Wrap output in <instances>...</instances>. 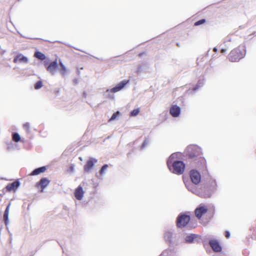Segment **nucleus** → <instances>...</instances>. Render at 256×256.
Here are the masks:
<instances>
[{"label": "nucleus", "instance_id": "nucleus-1", "mask_svg": "<svg viewBox=\"0 0 256 256\" xmlns=\"http://www.w3.org/2000/svg\"><path fill=\"white\" fill-rule=\"evenodd\" d=\"M188 158L195 161L196 166L198 168H204L206 166V161L202 156V152L200 148L193 147L192 150L188 154Z\"/></svg>", "mask_w": 256, "mask_h": 256}, {"label": "nucleus", "instance_id": "nucleus-2", "mask_svg": "<svg viewBox=\"0 0 256 256\" xmlns=\"http://www.w3.org/2000/svg\"><path fill=\"white\" fill-rule=\"evenodd\" d=\"M167 166L170 171L176 174H182L185 169V164L180 160H173L172 155H171L167 160Z\"/></svg>", "mask_w": 256, "mask_h": 256}, {"label": "nucleus", "instance_id": "nucleus-3", "mask_svg": "<svg viewBox=\"0 0 256 256\" xmlns=\"http://www.w3.org/2000/svg\"><path fill=\"white\" fill-rule=\"evenodd\" d=\"M246 54V50L242 46L233 49L228 56V60L232 62H236L242 58Z\"/></svg>", "mask_w": 256, "mask_h": 256}, {"label": "nucleus", "instance_id": "nucleus-4", "mask_svg": "<svg viewBox=\"0 0 256 256\" xmlns=\"http://www.w3.org/2000/svg\"><path fill=\"white\" fill-rule=\"evenodd\" d=\"M190 220V216L188 215L181 214L177 218L176 226L178 228H184L188 224Z\"/></svg>", "mask_w": 256, "mask_h": 256}, {"label": "nucleus", "instance_id": "nucleus-5", "mask_svg": "<svg viewBox=\"0 0 256 256\" xmlns=\"http://www.w3.org/2000/svg\"><path fill=\"white\" fill-rule=\"evenodd\" d=\"M44 66L48 72L51 74H54L58 68V63L56 60L53 62L45 60L44 62Z\"/></svg>", "mask_w": 256, "mask_h": 256}, {"label": "nucleus", "instance_id": "nucleus-6", "mask_svg": "<svg viewBox=\"0 0 256 256\" xmlns=\"http://www.w3.org/2000/svg\"><path fill=\"white\" fill-rule=\"evenodd\" d=\"M208 211L207 206L204 204H201L194 210V214L196 217L200 220L202 216Z\"/></svg>", "mask_w": 256, "mask_h": 256}, {"label": "nucleus", "instance_id": "nucleus-7", "mask_svg": "<svg viewBox=\"0 0 256 256\" xmlns=\"http://www.w3.org/2000/svg\"><path fill=\"white\" fill-rule=\"evenodd\" d=\"M192 182L195 184H198L201 180V176L198 172L195 170H190V172Z\"/></svg>", "mask_w": 256, "mask_h": 256}, {"label": "nucleus", "instance_id": "nucleus-8", "mask_svg": "<svg viewBox=\"0 0 256 256\" xmlns=\"http://www.w3.org/2000/svg\"><path fill=\"white\" fill-rule=\"evenodd\" d=\"M98 160L96 158H90L86 162V164L84 166V170L85 172H89L94 167V164L96 163Z\"/></svg>", "mask_w": 256, "mask_h": 256}, {"label": "nucleus", "instance_id": "nucleus-9", "mask_svg": "<svg viewBox=\"0 0 256 256\" xmlns=\"http://www.w3.org/2000/svg\"><path fill=\"white\" fill-rule=\"evenodd\" d=\"M209 244L212 250L215 252H220L222 250V248L218 240H210L209 241Z\"/></svg>", "mask_w": 256, "mask_h": 256}, {"label": "nucleus", "instance_id": "nucleus-10", "mask_svg": "<svg viewBox=\"0 0 256 256\" xmlns=\"http://www.w3.org/2000/svg\"><path fill=\"white\" fill-rule=\"evenodd\" d=\"M129 80H124L120 82H119L116 86L110 89V91L111 92H116L122 89L124 86L129 82Z\"/></svg>", "mask_w": 256, "mask_h": 256}, {"label": "nucleus", "instance_id": "nucleus-11", "mask_svg": "<svg viewBox=\"0 0 256 256\" xmlns=\"http://www.w3.org/2000/svg\"><path fill=\"white\" fill-rule=\"evenodd\" d=\"M170 113L173 117H178L180 113V108L176 105H173L170 108Z\"/></svg>", "mask_w": 256, "mask_h": 256}, {"label": "nucleus", "instance_id": "nucleus-12", "mask_svg": "<svg viewBox=\"0 0 256 256\" xmlns=\"http://www.w3.org/2000/svg\"><path fill=\"white\" fill-rule=\"evenodd\" d=\"M50 182V181L47 178H43L36 184V186L40 187L42 189V192L44 189L48 185Z\"/></svg>", "mask_w": 256, "mask_h": 256}, {"label": "nucleus", "instance_id": "nucleus-13", "mask_svg": "<svg viewBox=\"0 0 256 256\" xmlns=\"http://www.w3.org/2000/svg\"><path fill=\"white\" fill-rule=\"evenodd\" d=\"M28 62V59L26 57L23 56L22 54H18L16 56L14 59V63L18 62H23L27 63Z\"/></svg>", "mask_w": 256, "mask_h": 256}, {"label": "nucleus", "instance_id": "nucleus-14", "mask_svg": "<svg viewBox=\"0 0 256 256\" xmlns=\"http://www.w3.org/2000/svg\"><path fill=\"white\" fill-rule=\"evenodd\" d=\"M84 192L81 186H78L75 190L74 196L78 200H81L84 196Z\"/></svg>", "mask_w": 256, "mask_h": 256}, {"label": "nucleus", "instance_id": "nucleus-15", "mask_svg": "<svg viewBox=\"0 0 256 256\" xmlns=\"http://www.w3.org/2000/svg\"><path fill=\"white\" fill-rule=\"evenodd\" d=\"M20 186L19 182L16 181L6 186V188L8 191L10 192L12 190L15 191Z\"/></svg>", "mask_w": 256, "mask_h": 256}, {"label": "nucleus", "instance_id": "nucleus-16", "mask_svg": "<svg viewBox=\"0 0 256 256\" xmlns=\"http://www.w3.org/2000/svg\"><path fill=\"white\" fill-rule=\"evenodd\" d=\"M46 167L44 166L34 170L30 174V176H35L39 174L40 173H43L46 172Z\"/></svg>", "mask_w": 256, "mask_h": 256}, {"label": "nucleus", "instance_id": "nucleus-17", "mask_svg": "<svg viewBox=\"0 0 256 256\" xmlns=\"http://www.w3.org/2000/svg\"><path fill=\"white\" fill-rule=\"evenodd\" d=\"M10 204H8V205L6 208V209L5 210L4 214V223L6 225H7L8 224V214H9V210H10Z\"/></svg>", "mask_w": 256, "mask_h": 256}, {"label": "nucleus", "instance_id": "nucleus-18", "mask_svg": "<svg viewBox=\"0 0 256 256\" xmlns=\"http://www.w3.org/2000/svg\"><path fill=\"white\" fill-rule=\"evenodd\" d=\"M59 65L60 66V72L62 76H64L67 72L66 68L64 64L60 61Z\"/></svg>", "mask_w": 256, "mask_h": 256}, {"label": "nucleus", "instance_id": "nucleus-19", "mask_svg": "<svg viewBox=\"0 0 256 256\" xmlns=\"http://www.w3.org/2000/svg\"><path fill=\"white\" fill-rule=\"evenodd\" d=\"M34 56L36 58L40 60H44L46 58L45 55L40 52H36Z\"/></svg>", "mask_w": 256, "mask_h": 256}, {"label": "nucleus", "instance_id": "nucleus-20", "mask_svg": "<svg viewBox=\"0 0 256 256\" xmlns=\"http://www.w3.org/2000/svg\"><path fill=\"white\" fill-rule=\"evenodd\" d=\"M196 238L194 234H191L190 236H188L186 238V240L188 242H192L194 239Z\"/></svg>", "mask_w": 256, "mask_h": 256}, {"label": "nucleus", "instance_id": "nucleus-21", "mask_svg": "<svg viewBox=\"0 0 256 256\" xmlns=\"http://www.w3.org/2000/svg\"><path fill=\"white\" fill-rule=\"evenodd\" d=\"M23 128L26 132H30L31 126L29 122L24 124H23Z\"/></svg>", "mask_w": 256, "mask_h": 256}, {"label": "nucleus", "instance_id": "nucleus-22", "mask_svg": "<svg viewBox=\"0 0 256 256\" xmlns=\"http://www.w3.org/2000/svg\"><path fill=\"white\" fill-rule=\"evenodd\" d=\"M12 140L16 142H18L20 140V137L18 133H14L12 134Z\"/></svg>", "mask_w": 256, "mask_h": 256}, {"label": "nucleus", "instance_id": "nucleus-23", "mask_svg": "<svg viewBox=\"0 0 256 256\" xmlns=\"http://www.w3.org/2000/svg\"><path fill=\"white\" fill-rule=\"evenodd\" d=\"M139 112H140V109L136 108V109H134V110H132L130 112V116H137L139 114Z\"/></svg>", "mask_w": 256, "mask_h": 256}, {"label": "nucleus", "instance_id": "nucleus-24", "mask_svg": "<svg viewBox=\"0 0 256 256\" xmlns=\"http://www.w3.org/2000/svg\"><path fill=\"white\" fill-rule=\"evenodd\" d=\"M42 86V81H38L34 84V88L38 90Z\"/></svg>", "mask_w": 256, "mask_h": 256}, {"label": "nucleus", "instance_id": "nucleus-25", "mask_svg": "<svg viewBox=\"0 0 256 256\" xmlns=\"http://www.w3.org/2000/svg\"><path fill=\"white\" fill-rule=\"evenodd\" d=\"M206 22V20L205 19H202L196 22H194V26H198L200 24H204Z\"/></svg>", "mask_w": 256, "mask_h": 256}, {"label": "nucleus", "instance_id": "nucleus-26", "mask_svg": "<svg viewBox=\"0 0 256 256\" xmlns=\"http://www.w3.org/2000/svg\"><path fill=\"white\" fill-rule=\"evenodd\" d=\"M203 85V82L200 80H199L198 82L197 83L196 86L192 88V90L193 91H195L197 89H198L200 87L202 86Z\"/></svg>", "mask_w": 256, "mask_h": 256}, {"label": "nucleus", "instance_id": "nucleus-27", "mask_svg": "<svg viewBox=\"0 0 256 256\" xmlns=\"http://www.w3.org/2000/svg\"><path fill=\"white\" fill-rule=\"evenodd\" d=\"M119 114H120V112L118 111L114 113L109 120L110 121L114 120H115L116 118L118 116Z\"/></svg>", "mask_w": 256, "mask_h": 256}, {"label": "nucleus", "instance_id": "nucleus-28", "mask_svg": "<svg viewBox=\"0 0 256 256\" xmlns=\"http://www.w3.org/2000/svg\"><path fill=\"white\" fill-rule=\"evenodd\" d=\"M108 168V165L106 164H104L101 168L100 173L102 175L104 173V170Z\"/></svg>", "mask_w": 256, "mask_h": 256}, {"label": "nucleus", "instance_id": "nucleus-29", "mask_svg": "<svg viewBox=\"0 0 256 256\" xmlns=\"http://www.w3.org/2000/svg\"><path fill=\"white\" fill-rule=\"evenodd\" d=\"M74 170V165H71L70 167H69V168H68V171L70 172H73Z\"/></svg>", "mask_w": 256, "mask_h": 256}, {"label": "nucleus", "instance_id": "nucleus-30", "mask_svg": "<svg viewBox=\"0 0 256 256\" xmlns=\"http://www.w3.org/2000/svg\"><path fill=\"white\" fill-rule=\"evenodd\" d=\"M225 236L226 238H228L230 237V233L228 231L226 232Z\"/></svg>", "mask_w": 256, "mask_h": 256}, {"label": "nucleus", "instance_id": "nucleus-31", "mask_svg": "<svg viewBox=\"0 0 256 256\" xmlns=\"http://www.w3.org/2000/svg\"><path fill=\"white\" fill-rule=\"evenodd\" d=\"M221 51H222V53H223V52H225L226 51V50H225V49H222Z\"/></svg>", "mask_w": 256, "mask_h": 256}, {"label": "nucleus", "instance_id": "nucleus-32", "mask_svg": "<svg viewBox=\"0 0 256 256\" xmlns=\"http://www.w3.org/2000/svg\"><path fill=\"white\" fill-rule=\"evenodd\" d=\"M214 52H216V51H217V48H214Z\"/></svg>", "mask_w": 256, "mask_h": 256}]
</instances>
